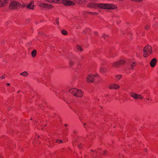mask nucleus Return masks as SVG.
Returning a JSON list of instances; mask_svg holds the SVG:
<instances>
[{"instance_id": "nucleus-1", "label": "nucleus", "mask_w": 158, "mask_h": 158, "mask_svg": "<svg viewBox=\"0 0 158 158\" xmlns=\"http://www.w3.org/2000/svg\"><path fill=\"white\" fill-rule=\"evenodd\" d=\"M88 7L92 8H96L98 7L100 8L105 9H113L115 8V6L109 4H95L90 2L87 5Z\"/></svg>"}, {"instance_id": "nucleus-2", "label": "nucleus", "mask_w": 158, "mask_h": 158, "mask_svg": "<svg viewBox=\"0 0 158 158\" xmlns=\"http://www.w3.org/2000/svg\"><path fill=\"white\" fill-rule=\"evenodd\" d=\"M47 2H53L56 3H62L66 6L73 5L75 4V3L72 1L66 0H46Z\"/></svg>"}, {"instance_id": "nucleus-3", "label": "nucleus", "mask_w": 158, "mask_h": 158, "mask_svg": "<svg viewBox=\"0 0 158 158\" xmlns=\"http://www.w3.org/2000/svg\"><path fill=\"white\" fill-rule=\"evenodd\" d=\"M143 56L146 57L152 53V50L151 46L149 45L146 46L143 48Z\"/></svg>"}, {"instance_id": "nucleus-4", "label": "nucleus", "mask_w": 158, "mask_h": 158, "mask_svg": "<svg viewBox=\"0 0 158 158\" xmlns=\"http://www.w3.org/2000/svg\"><path fill=\"white\" fill-rule=\"evenodd\" d=\"M21 6H22V4L18 2H10L9 7L10 9H18Z\"/></svg>"}, {"instance_id": "nucleus-5", "label": "nucleus", "mask_w": 158, "mask_h": 158, "mask_svg": "<svg viewBox=\"0 0 158 158\" xmlns=\"http://www.w3.org/2000/svg\"><path fill=\"white\" fill-rule=\"evenodd\" d=\"M27 0H23L22 2V6L23 7L27 6L29 9H33L34 6L33 1L31 2L28 4L26 3V1Z\"/></svg>"}, {"instance_id": "nucleus-6", "label": "nucleus", "mask_w": 158, "mask_h": 158, "mask_svg": "<svg viewBox=\"0 0 158 158\" xmlns=\"http://www.w3.org/2000/svg\"><path fill=\"white\" fill-rule=\"evenodd\" d=\"M131 96L134 99H143V97L139 94H137L135 93H131Z\"/></svg>"}, {"instance_id": "nucleus-7", "label": "nucleus", "mask_w": 158, "mask_h": 158, "mask_svg": "<svg viewBox=\"0 0 158 158\" xmlns=\"http://www.w3.org/2000/svg\"><path fill=\"white\" fill-rule=\"evenodd\" d=\"M38 5L40 7L46 8L49 9H50L53 7V6L51 5L45 3H38Z\"/></svg>"}, {"instance_id": "nucleus-8", "label": "nucleus", "mask_w": 158, "mask_h": 158, "mask_svg": "<svg viewBox=\"0 0 158 158\" xmlns=\"http://www.w3.org/2000/svg\"><path fill=\"white\" fill-rule=\"evenodd\" d=\"M157 63V59L156 58H153L150 61V64L152 68L154 67Z\"/></svg>"}, {"instance_id": "nucleus-9", "label": "nucleus", "mask_w": 158, "mask_h": 158, "mask_svg": "<svg viewBox=\"0 0 158 158\" xmlns=\"http://www.w3.org/2000/svg\"><path fill=\"white\" fill-rule=\"evenodd\" d=\"M95 76L92 75H89L87 78V81L88 82H93L94 81V78Z\"/></svg>"}, {"instance_id": "nucleus-10", "label": "nucleus", "mask_w": 158, "mask_h": 158, "mask_svg": "<svg viewBox=\"0 0 158 158\" xmlns=\"http://www.w3.org/2000/svg\"><path fill=\"white\" fill-rule=\"evenodd\" d=\"M77 89L76 88H72L70 89L69 92L71 94H73L75 96L77 95Z\"/></svg>"}, {"instance_id": "nucleus-11", "label": "nucleus", "mask_w": 158, "mask_h": 158, "mask_svg": "<svg viewBox=\"0 0 158 158\" xmlns=\"http://www.w3.org/2000/svg\"><path fill=\"white\" fill-rule=\"evenodd\" d=\"M8 2V0H0V7L4 6Z\"/></svg>"}, {"instance_id": "nucleus-12", "label": "nucleus", "mask_w": 158, "mask_h": 158, "mask_svg": "<svg viewBox=\"0 0 158 158\" xmlns=\"http://www.w3.org/2000/svg\"><path fill=\"white\" fill-rule=\"evenodd\" d=\"M108 87L110 89H117L118 88V86L117 85L113 84L110 85Z\"/></svg>"}, {"instance_id": "nucleus-13", "label": "nucleus", "mask_w": 158, "mask_h": 158, "mask_svg": "<svg viewBox=\"0 0 158 158\" xmlns=\"http://www.w3.org/2000/svg\"><path fill=\"white\" fill-rule=\"evenodd\" d=\"M77 95L75 96L77 97H81L82 96V91L80 89H77Z\"/></svg>"}, {"instance_id": "nucleus-14", "label": "nucleus", "mask_w": 158, "mask_h": 158, "mask_svg": "<svg viewBox=\"0 0 158 158\" xmlns=\"http://www.w3.org/2000/svg\"><path fill=\"white\" fill-rule=\"evenodd\" d=\"M106 68L102 66L101 67L100 69V72L101 73H104L106 72Z\"/></svg>"}, {"instance_id": "nucleus-15", "label": "nucleus", "mask_w": 158, "mask_h": 158, "mask_svg": "<svg viewBox=\"0 0 158 158\" xmlns=\"http://www.w3.org/2000/svg\"><path fill=\"white\" fill-rule=\"evenodd\" d=\"M73 1L76 3L79 4L83 3L85 2L84 0H73Z\"/></svg>"}, {"instance_id": "nucleus-16", "label": "nucleus", "mask_w": 158, "mask_h": 158, "mask_svg": "<svg viewBox=\"0 0 158 158\" xmlns=\"http://www.w3.org/2000/svg\"><path fill=\"white\" fill-rule=\"evenodd\" d=\"M20 75L21 76H22L24 77H26L28 75V74L27 71H24L22 73H20Z\"/></svg>"}, {"instance_id": "nucleus-17", "label": "nucleus", "mask_w": 158, "mask_h": 158, "mask_svg": "<svg viewBox=\"0 0 158 158\" xmlns=\"http://www.w3.org/2000/svg\"><path fill=\"white\" fill-rule=\"evenodd\" d=\"M125 63V60L124 59H121L119 60V65H123Z\"/></svg>"}, {"instance_id": "nucleus-18", "label": "nucleus", "mask_w": 158, "mask_h": 158, "mask_svg": "<svg viewBox=\"0 0 158 158\" xmlns=\"http://www.w3.org/2000/svg\"><path fill=\"white\" fill-rule=\"evenodd\" d=\"M36 51L35 50H34L32 52L31 54L32 57H34L35 56L36 54Z\"/></svg>"}, {"instance_id": "nucleus-19", "label": "nucleus", "mask_w": 158, "mask_h": 158, "mask_svg": "<svg viewBox=\"0 0 158 158\" xmlns=\"http://www.w3.org/2000/svg\"><path fill=\"white\" fill-rule=\"evenodd\" d=\"M136 63L135 62H134L132 63L131 64V68L132 69H134V67L136 66Z\"/></svg>"}, {"instance_id": "nucleus-20", "label": "nucleus", "mask_w": 158, "mask_h": 158, "mask_svg": "<svg viewBox=\"0 0 158 158\" xmlns=\"http://www.w3.org/2000/svg\"><path fill=\"white\" fill-rule=\"evenodd\" d=\"M131 1L135 2H143V0H131Z\"/></svg>"}, {"instance_id": "nucleus-21", "label": "nucleus", "mask_w": 158, "mask_h": 158, "mask_svg": "<svg viewBox=\"0 0 158 158\" xmlns=\"http://www.w3.org/2000/svg\"><path fill=\"white\" fill-rule=\"evenodd\" d=\"M61 33L64 35H66L67 34V31L64 30H62L61 31Z\"/></svg>"}, {"instance_id": "nucleus-22", "label": "nucleus", "mask_w": 158, "mask_h": 158, "mask_svg": "<svg viewBox=\"0 0 158 158\" xmlns=\"http://www.w3.org/2000/svg\"><path fill=\"white\" fill-rule=\"evenodd\" d=\"M58 20H59L58 18H56L55 19V23H56V24L58 25H59V22Z\"/></svg>"}, {"instance_id": "nucleus-23", "label": "nucleus", "mask_w": 158, "mask_h": 158, "mask_svg": "<svg viewBox=\"0 0 158 158\" xmlns=\"http://www.w3.org/2000/svg\"><path fill=\"white\" fill-rule=\"evenodd\" d=\"M77 48L78 50H80V51H82V48L79 45H78L77 47Z\"/></svg>"}, {"instance_id": "nucleus-24", "label": "nucleus", "mask_w": 158, "mask_h": 158, "mask_svg": "<svg viewBox=\"0 0 158 158\" xmlns=\"http://www.w3.org/2000/svg\"><path fill=\"white\" fill-rule=\"evenodd\" d=\"M118 63L117 62H116L114 64L113 66L114 67H118Z\"/></svg>"}, {"instance_id": "nucleus-25", "label": "nucleus", "mask_w": 158, "mask_h": 158, "mask_svg": "<svg viewBox=\"0 0 158 158\" xmlns=\"http://www.w3.org/2000/svg\"><path fill=\"white\" fill-rule=\"evenodd\" d=\"M83 145L82 144H79L77 145V146L79 148H82V147Z\"/></svg>"}, {"instance_id": "nucleus-26", "label": "nucleus", "mask_w": 158, "mask_h": 158, "mask_svg": "<svg viewBox=\"0 0 158 158\" xmlns=\"http://www.w3.org/2000/svg\"><path fill=\"white\" fill-rule=\"evenodd\" d=\"M89 13H90V14H91L92 15H98V13H97L96 12H89Z\"/></svg>"}, {"instance_id": "nucleus-27", "label": "nucleus", "mask_w": 158, "mask_h": 158, "mask_svg": "<svg viewBox=\"0 0 158 158\" xmlns=\"http://www.w3.org/2000/svg\"><path fill=\"white\" fill-rule=\"evenodd\" d=\"M56 142H58L59 143H62L63 142L62 140H56Z\"/></svg>"}, {"instance_id": "nucleus-28", "label": "nucleus", "mask_w": 158, "mask_h": 158, "mask_svg": "<svg viewBox=\"0 0 158 158\" xmlns=\"http://www.w3.org/2000/svg\"><path fill=\"white\" fill-rule=\"evenodd\" d=\"M0 78L1 79H4L5 78V75L4 74L2 76L0 77Z\"/></svg>"}, {"instance_id": "nucleus-29", "label": "nucleus", "mask_w": 158, "mask_h": 158, "mask_svg": "<svg viewBox=\"0 0 158 158\" xmlns=\"http://www.w3.org/2000/svg\"><path fill=\"white\" fill-rule=\"evenodd\" d=\"M149 28V26L148 25H147L145 27V28L146 29V30H148V29Z\"/></svg>"}, {"instance_id": "nucleus-30", "label": "nucleus", "mask_w": 158, "mask_h": 158, "mask_svg": "<svg viewBox=\"0 0 158 158\" xmlns=\"http://www.w3.org/2000/svg\"><path fill=\"white\" fill-rule=\"evenodd\" d=\"M107 36V35H106L105 34H104L103 35H102V37L103 38H105Z\"/></svg>"}, {"instance_id": "nucleus-31", "label": "nucleus", "mask_w": 158, "mask_h": 158, "mask_svg": "<svg viewBox=\"0 0 158 158\" xmlns=\"http://www.w3.org/2000/svg\"><path fill=\"white\" fill-rule=\"evenodd\" d=\"M73 64V61H71L70 62V65H72Z\"/></svg>"}, {"instance_id": "nucleus-32", "label": "nucleus", "mask_w": 158, "mask_h": 158, "mask_svg": "<svg viewBox=\"0 0 158 158\" xmlns=\"http://www.w3.org/2000/svg\"><path fill=\"white\" fill-rule=\"evenodd\" d=\"M6 85H9H9H10V83H7L6 84Z\"/></svg>"}, {"instance_id": "nucleus-33", "label": "nucleus", "mask_w": 158, "mask_h": 158, "mask_svg": "<svg viewBox=\"0 0 158 158\" xmlns=\"http://www.w3.org/2000/svg\"><path fill=\"white\" fill-rule=\"evenodd\" d=\"M122 77V76L121 75H119V79L121 78Z\"/></svg>"}, {"instance_id": "nucleus-34", "label": "nucleus", "mask_w": 158, "mask_h": 158, "mask_svg": "<svg viewBox=\"0 0 158 158\" xmlns=\"http://www.w3.org/2000/svg\"><path fill=\"white\" fill-rule=\"evenodd\" d=\"M105 151H104L103 152V154L104 155H105Z\"/></svg>"}, {"instance_id": "nucleus-35", "label": "nucleus", "mask_w": 158, "mask_h": 158, "mask_svg": "<svg viewBox=\"0 0 158 158\" xmlns=\"http://www.w3.org/2000/svg\"><path fill=\"white\" fill-rule=\"evenodd\" d=\"M64 126H65V127H66L67 126V125L66 124H65L64 125Z\"/></svg>"}, {"instance_id": "nucleus-36", "label": "nucleus", "mask_w": 158, "mask_h": 158, "mask_svg": "<svg viewBox=\"0 0 158 158\" xmlns=\"http://www.w3.org/2000/svg\"><path fill=\"white\" fill-rule=\"evenodd\" d=\"M86 123H84V127H85V125H86Z\"/></svg>"}, {"instance_id": "nucleus-37", "label": "nucleus", "mask_w": 158, "mask_h": 158, "mask_svg": "<svg viewBox=\"0 0 158 158\" xmlns=\"http://www.w3.org/2000/svg\"><path fill=\"white\" fill-rule=\"evenodd\" d=\"M68 128H67L66 129V131H68Z\"/></svg>"}, {"instance_id": "nucleus-38", "label": "nucleus", "mask_w": 158, "mask_h": 158, "mask_svg": "<svg viewBox=\"0 0 158 158\" xmlns=\"http://www.w3.org/2000/svg\"><path fill=\"white\" fill-rule=\"evenodd\" d=\"M8 110H10V109H8Z\"/></svg>"}, {"instance_id": "nucleus-39", "label": "nucleus", "mask_w": 158, "mask_h": 158, "mask_svg": "<svg viewBox=\"0 0 158 158\" xmlns=\"http://www.w3.org/2000/svg\"><path fill=\"white\" fill-rule=\"evenodd\" d=\"M19 91H18V93H19Z\"/></svg>"}, {"instance_id": "nucleus-40", "label": "nucleus", "mask_w": 158, "mask_h": 158, "mask_svg": "<svg viewBox=\"0 0 158 158\" xmlns=\"http://www.w3.org/2000/svg\"><path fill=\"white\" fill-rule=\"evenodd\" d=\"M144 151H146V149H145Z\"/></svg>"}]
</instances>
